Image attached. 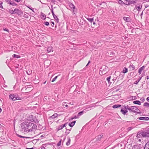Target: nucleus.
Returning a JSON list of instances; mask_svg holds the SVG:
<instances>
[{
	"mask_svg": "<svg viewBox=\"0 0 149 149\" xmlns=\"http://www.w3.org/2000/svg\"><path fill=\"white\" fill-rule=\"evenodd\" d=\"M21 127L22 129H25L24 131L29 132H31L33 129H36L37 126L35 124L30 122H24L22 123Z\"/></svg>",
	"mask_w": 149,
	"mask_h": 149,
	"instance_id": "nucleus-1",
	"label": "nucleus"
},
{
	"mask_svg": "<svg viewBox=\"0 0 149 149\" xmlns=\"http://www.w3.org/2000/svg\"><path fill=\"white\" fill-rule=\"evenodd\" d=\"M136 137L138 138L146 137V131L143 130L138 132L137 134Z\"/></svg>",
	"mask_w": 149,
	"mask_h": 149,
	"instance_id": "nucleus-2",
	"label": "nucleus"
},
{
	"mask_svg": "<svg viewBox=\"0 0 149 149\" xmlns=\"http://www.w3.org/2000/svg\"><path fill=\"white\" fill-rule=\"evenodd\" d=\"M137 108L136 107V106H131L130 107H129L127 110H129L130 112H133L134 113H136V114H140L141 112L140 110H139V111H137L135 110H133V108Z\"/></svg>",
	"mask_w": 149,
	"mask_h": 149,
	"instance_id": "nucleus-3",
	"label": "nucleus"
},
{
	"mask_svg": "<svg viewBox=\"0 0 149 149\" xmlns=\"http://www.w3.org/2000/svg\"><path fill=\"white\" fill-rule=\"evenodd\" d=\"M15 14H16L19 16H21L23 14V12L21 10L17 8L15 9Z\"/></svg>",
	"mask_w": 149,
	"mask_h": 149,
	"instance_id": "nucleus-4",
	"label": "nucleus"
},
{
	"mask_svg": "<svg viewBox=\"0 0 149 149\" xmlns=\"http://www.w3.org/2000/svg\"><path fill=\"white\" fill-rule=\"evenodd\" d=\"M106 55L110 57H113L115 55V53L113 51L110 50L108 51L106 53Z\"/></svg>",
	"mask_w": 149,
	"mask_h": 149,
	"instance_id": "nucleus-5",
	"label": "nucleus"
},
{
	"mask_svg": "<svg viewBox=\"0 0 149 149\" xmlns=\"http://www.w3.org/2000/svg\"><path fill=\"white\" fill-rule=\"evenodd\" d=\"M137 119L141 120L148 121L149 120V118L148 117H138Z\"/></svg>",
	"mask_w": 149,
	"mask_h": 149,
	"instance_id": "nucleus-6",
	"label": "nucleus"
},
{
	"mask_svg": "<svg viewBox=\"0 0 149 149\" xmlns=\"http://www.w3.org/2000/svg\"><path fill=\"white\" fill-rule=\"evenodd\" d=\"M123 19L127 22H130L132 21V19L130 17H123Z\"/></svg>",
	"mask_w": 149,
	"mask_h": 149,
	"instance_id": "nucleus-7",
	"label": "nucleus"
},
{
	"mask_svg": "<svg viewBox=\"0 0 149 149\" xmlns=\"http://www.w3.org/2000/svg\"><path fill=\"white\" fill-rule=\"evenodd\" d=\"M142 6V5L140 3L137 5L136 6L135 8L137 9L138 11H139L141 9Z\"/></svg>",
	"mask_w": 149,
	"mask_h": 149,
	"instance_id": "nucleus-8",
	"label": "nucleus"
},
{
	"mask_svg": "<svg viewBox=\"0 0 149 149\" xmlns=\"http://www.w3.org/2000/svg\"><path fill=\"white\" fill-rule=\"evenodd\" d=\"M53 51V47L51 46H48L47 48V52L48 53L50 52Z\"/></svg>",
	"mask_w": 149,
	"mask_h": 149,
	"instance_id": "nucleus-9",
	"label": "nucleus"
},
{
	"mask_svg": "<svg viewBox=\"0 0 149 149\" xmlns=\"http://www.w3.org/2000/svg\"><path fill=\"white\" fill-rule=\"evenodd\" d=\"M9 98L10 99L12 100L13 101L15 100V94H12L9 95Z\"/></svg>",
	"mask_w": 149,
	"mask_h": 149,
	"instance_id": "nucleus-10",
	"label": "nucleus"
},
{
	"mask_svg": "<svg viewBox=\"0 0 149 149\" xmlns=\"http://www.w3.org/2000/svg\"><path fill=\"white\" fill-rule=\"evenodd\" d=\"M120 111L123 115H127V113L128 112V111L127 110L124 109L122 108L121 109Z\"/></svg>",
	"mask_w": 149,
	"mask_h": 149,
	"instance_id": "nucleus-11",
	"label": "nucleus"
},
{
	"mask_svg": "<svg viewBox=\"0 0 149 149\" xmlns=\"http://www.w3.org/2000/svg\"><path fill=\"white\" fill-rule=\"evenodd\" d=\"M40 17L42 19L44 20H45L46 18V15L43 13L41 12L40 13Z\"/></svg>",
	"mask_w": 149,
	"mask_h": 149,
	"instance_id": "nucleus-12",
	"label": "nucleus"
},
{
	"mask_svg": "<svg viewBox=\"0 0 149 149\" xmlns=\"http://www.w3.org/2000/svg\"><path fill=\"white\" fill-rule=\"evenodd\" d=\"M34 118L33 119H30V121L31 122H34L35 123H38L39 122V121L36 118V116L35 117H33Z\"/></svg>",
	"mask_w": 149,
	"mask_h": 149,
	"instance_id": "nucleus-13",
	"label": "nucleus"
},
{
	"mask_svg": "<svg viewBox=\"0 0 149 149\" xmlns=\"http://www.w3.org/2000/svg\"><path fill=\"white\" fill-rule=\"evenodd\" d=\"M130 69V70H133L135 68V66L133 64L131 63L130 65L128 67Z\"/></svg>",
	"mask_w": 149,
	"mask_h": 149,
	"instance_id": "nucleus-14",
	"label": "nucleus"
},
{
	"mask_svg": "<svg viewBox=\"0 0 149 149\" xmlns=\"http://www.w3.org/2000/svg\"><path fill=\"white\" fill-rule=\"evenodd\" d=\"M68 4H69V6L70 7V8L71 9H72V10H74L75 8V7L74 6V5L70 2H69L68 3Z\"/></svg>",
	"mask_w": 149,
	"mask_h": 149,
	"instance_id": "nucleus-15",
	"label": "nucleus"
},
{
	"mask_svg": "<svg viewBox=\"0 0 149 149\" xmlns=\"http://www.w3.org/2000/svg\"><path fill=\"white\" fill-rule=\"evenodd\" d=\"M76 121H74L71 123H70L69 124V125L70 127H73L74 125H75L76 123Z\"/></svg>",
	"mask_w": 149,
	"mask_h": 149,
	"instance_id": "nucleus-16",
	"label": "nucleus"
},
{
	"mask_svg": "<svg viewBox=\"0 0 149 149\" xmlns=\"http://www.w3.org/2000/svg\"><path fill=\"white\" fill-rule=\"evenodd\" d=\"M133 103L134 104L139 105H141V102L140 101L138 100L134 101Z\"/></svg>",
	"mask_w": 149,
	"mask_h": 149,
	"instance_id": "nucleus-17",
	"label": "nucleus"
},
{
	"mask_svg": "<svg viewBox=\"0 0 149 149\" xmlns=\"http://www.w3.org/2000/svg\"><path fill=\"white\" fill-rule=\"evenodd\" d=\"M144 149H149V141H148L146 144Z\"/></svg>",
	"mask_w": 149,
	"mask_h": 149,
	"instance_id": "nucleus-18",
	"label": "nucleus"
},
{
	"mask_svg": "<svg viewBox=\"0 0 149 149\" xmlns=\"http://www.w3.org/2000/svg\"><path fill=\"white\" fill-rule=\"evenodd\" d=\"M8 4L13 6H17V4L13 1H11V0L9 3Z\"/></svg>",
	"mask_w": 149,
	"mask_h": 149,
	"instance_id": "nucleus-19",
	"label": "nucleus"
},
{
	"mask_svg": "<svg viewBox=\"0 0 149 149\" xmlns=\"http://www.w3.org/2000/svg\"><path fill=\"white\" fill-rule=\"evenodd\" d=\"M15 100H21L22 98L19 97L18 94H15Z\"/></svg>",
	"mask_w": 149,
	"mask_h": 149,
	"instance_id": "nucleus-20",
	"label": "nucleus"
},
{
	"mask_svg": "<svg viewBox=\"0 0 149 149\" xmlns=\"http://www.w3.org/2000/svg\"><path fill=\"white\" fill-rule=\"evenodd\" d=\"M145 68L144 66H143L141 67L140 68L139 70V72H138L139 73V74H141V71L142 70L144 69Z\"/></svg>",
	"mask_w": 149,
	"mask_h": 149,
	"instance_id": "nucleus-21",
	"label": "nucleus"
},
{
	"mask_svg": "<svg viewBox=\"0 0 149 149\" xmlns=\"http://www.w3.org/2000/svg\"><path fill=\"white\" fill-rule=\"evenodd\" d=\"M54 19L55 20H56V21L57 22V23H58V22H59V19H58V18L57 16H56V15H54L53 16Z\"/></svg>",
	"mask_w": 149,
	"mask_h": 149,
	"instance_id": "nucleus-22",
	"label": "nucleus"
},
{
	"mask_svg": "<svg viewBox=\"0 0 149 149\" xmlns=\"http://www.w3.org/2000/svg\"><path fill=\"white\" fill-rule=\"evenodd\" d=\"M104 66H103L100 68V70L99 72V74L100 75H102L103 74V71H102V69L103 68H104Z\"/></svg>",
	"mask_w": 149,
	"mask_h": 149,
	"instance_id": "nucleus-23",
	"label": "nucleus"
},
{
	"mask_svg": "<svg viewBox=\"0 0 149 149\" xmlns=\"http://www.w3.org/2000/svg\"><path fill=\"white\" fill-rule=\"evenodd\" d=\"M105 66L104 67V68H103L102 69V71H103V74H105L106 73V71L107 70V68H106V67Z\"/></svg>",
	"mask_w": 149,
	"mask_h": 149,
	"instance_id": "nucleus-24",
	"label": "nucleus"
},
{
	"mask_svg": "<svg viewBox=\"0 0 149 149\" xmlns=\"http://www.w3.org/2000/svg\"><path fill=\"white\" fill-rule=\"evenodd\" d=\"M103 135L102 134L99 135L96 137V139L97 140H99L102 137Z\"/></svg>",
	"mask_w": 149,
	"mask_h": 149,
	"instance_id": "nucleus-25",
	"label": "nucleus"
},
{
	"mask_svg": "<svg viewBox=\"0 0 149 149\" xmlns=\"http://www.w3.org/2000/svg\"><path fill=\"white\" fill-rule=\"evenodd\" d=\"M121 107V105L120 104H115L113 105L112 107L113 108H116Z\"/></svg>",
	"mask_w": 149,
	"mask_h": 149,
	"instance_id": "nucleus-26",
	"label": "nucleus"
},
{
	"mask_svg": "<svg viewBox=\"0 0 149 149\" xmlns=\"http://www.w3.org/2000/svg\"><path fill=\"white\" fill-rule=\"evenodd\" d=\"M123 72L124 73H125L128 72V69L126 67H124L123 69Z\"/></svg>",
	"mask_w": 149,
	"mask_h": 149,
	"instance_id": "nucleus-27",
	"label": "nucleus"
},
{
	"mask_svg": "<svg viewBox=\"0 0 149 149\" xmlns=\"http://www.w3.org/2000/svg\"><path fill=\"white\" fill-rule=\"evenodd\" d=\"M26 72L27 74L29 75H30L31 74L32 72V70H31L29 69L27 71H26Z\"/></svg>",
	"mask_w": 149,
	"mask_h": 149,
	"instance_id": "nucleus-28",
	"label": "nucleus"
},
{
	"mask_svg": "<svg viewBox=\"0 0 149 149\" xmlns=\"http://www.w3.org/2000/svg\"><path fill=\"white\" fill-rule=\"evenodd\" d=\"M68 141L66 143V145L67 146H69L70 144V137H69L68 138Z\"/></svg>",
	"mask_w": 149,
	"mask_h": 149,
	"instance_id": "nucleus-29",
	"label": "nucleus"
},
{
	"mask_svg": "<svg viewBox=\"0 0 149 149\" xmlns=\"http://www.w3.org/2000/svg\"><path fill=\"white\" fill-rule=\"evenodd\" d=\"M141 79V77H139V79L136 81L134 83V84H137Z\"/></svg>",
	"mask_w": 149,
	"mask_h": 149,
	"instance_id": "nucleus-30",
	"label": "nucleus"
},
{
	"mask_svg": "<svg viewBox=\"0 0 149 149\" xmlns=\"http://www.w3.org/2000/svg\"><path fill=\"white\" fill-rule=\"evenodd\" d=\"M63 128L62 125H59L57 128L58 131H59L62 129Z\"/></svg>",
	"mask_w": 149,
	"mask_h": 149,
	"instance_id": "nucleus-31",
	"label": "nucleus"
},
{
	"mask_svg": "<svg viewBox=\"0 0 149 149\" xmlns=\"http://www.w3.org/2000/svg\"><path fill=\"white\" fill-rule=\"evenodd\" d=\"M145 131L146 134V137H149V128Z\"/></svg>",
	"mask_w": 149,
	"mask_h": 149,
	"instance_id": "nucleus-32",
	"label": "nucleus"
},
{
	"mask_svg": "<svg viewBox=\"0 0 149 149\" xmlns=\"http://www.w3.org/2000/svg\"><path fill=\"white\" fill-rule=\"evenodd\" d=\"M87 19L88 20V21L91 22V23L92 22H93L94 20L93 18H87Z\"/></svg>",
	"mask_w": 149,
	"mask_h": 149,
	"instance_id": "nucleus-33",
	"label": "nucleus"
},
{
	"mask_svg": "<svg viewBox=\"0 0 149 149\" xmlns=\"http://www.w3.org/2000/svg\"><path fill=\"white\" fill-rule=\"evenodd\" d=\"M143 105L144 107H149V103L147 102H145Z\"/></svg>",
	"mask_w": 149,
	"mask_h": 149,
	"instance_id": "nucleus-34",
	"label": "nucleus"
},
{
	"mask_svg": "<svg viewBox=\"0 0 149 149\" xmlns=\"http://www.w3.org/2000/svg\"><path fill=\"white\" fill-rule=\"evenodd\" d=\"M130 99L132 100H135L136 99V97L135 96H131L130 97Z\"/></svg>",
	"mask_w": 149,
	"mask_h": 149,
	"instance_id": "nucleus-35",
	"label": "nucleus"
},
{
	"mask_svg": "<svg viewBox=\"0 0 149 149\" xmlns=\"http://www.w3.org/2000/svg\"><path fill=\"white\" fill-rule=\"evenodd\" d=\"M17 135L18 136V137H20L21 138H30V137H25V136H21V135H20L18 134H17Z\"/></svg>",
	"mask_w": 149,
	"mask_h": 149,
	"instance_id": "nucleus-36",
	"label": "nucleus"
},
{
	"mask_svg": "<svg viewBox=\"0 0 149 149\" xmlns=\"http://www.w3.org/2000/svg\"><path fill=\"white\" fill-rule=\"evenodd\" d=\"M8 12L10 14H15V9L14 10H11L10 9H9V10L8 11Z\"/></svg>",
	"mask_w": 149,
	"mask_h": 149,
	"instance_id": "nucleus-37",
	"label": "nucleus"
},
{
	"mask_svg": "<svg viewBox=\"0 0 149 149\" xmlns=\"http://www.w3.org/2000/svg\"><path fill=\"white\" fill-rule=\"evenodd\" d=\"M57 116V113H54L52 116H51V118H54Z\"/></svg>",
	"mask_w": 149,
	"mask_h": 149,
	"instance_id": "nucleus-38",
	"label": "nucleus"
},
{
	"mask_svg": "<svg viewBox=\"0 0 149 149\" xmlns=\"http://www.w3.org/2000/svg\"><path fill=\"white\" fill-rule=\"evenodd\" d=\"M43 24L47 26H48L49 25V23L48 22H44Z\"/></svg>",
	"mask_w": 149,
	"mask_h": 149,
	"instance_id": "nucleus-39",
	"label": "nucleus"
},
{
	"mask_svg": "<svg viewBox=\"0 0 149 149\" xmlns=\"http://www.w3.org/2000/svg\"><path fill=\"white\" fill-rule=\"evenodd\" d=\"M118 3L119 4H125V2L124 1V2H123V1L121 0H119L118 1Z\"/></svg>",
	"mask_w": 149,
	"mask_h": 149,
	"instance_id": "nucleus-40",
	"label": "nucleus"
},
{
	"mask_svg": "<svg viewBox=\"0 0 149 149\" xmlns=\"http://www.w3.org/2000/svg\"><path fill=\"white\" fill-rule=\"evenodd\" d=\"M26 7L29 8L30 10H32V11L34 13H35V12L34 11V9L33 8H31L30 6H26Z\"/></svg>",
	"mask_w": 149,
	"mask_h": 149,
	"instance_id": "nucleus-41",
	"label": "nucleus"
},
{
	"mask_svg": "<svg viewBox=\"0 0 149 149\" xmlns=\"http://www.w3.org/2000/svg\"><path fill=\"white\" fill-rule=\"evenodd\" d=\"M13 57L14 58H20V56L16 55L15 54H13Z\"/></svg>",
	"mask_w": 149,
	"mask_h": 149,
	"instance_id": "nucleus-42",
	"label": "nucleus"
},
{
	"mask_svg": "<svg viewBox=\"0 0 149 149\" xmlns=\"http://www.w3.org/2000/svg\"><path fill=\"white\" fill-rule=\"evenodd\" d=\"M83 111H81L79 112L78 113L77 115L79 117V116H80L81 115H82L83 113Z\"/></svg>",
	"mask_w": 149,
	"mask_h": 149,
	"instance_id": "nucleus-43",
	"label": "nucleus"
},
{
	"mask_svg": "<svg viewBox=\"0 0 149 149\" xmlns=\"http://www.w3.org/2000/svg\"><path fill=\"white\" fill-rule=\"evenodd\" d=\"M60 74H59L58 76H56L52 80V82H54V81H55V80L57 79V78L58 77V76H59Z\"/></svg>",
	"mask_w": 149,
	"mask_h": 149,
	"instance_id": "nucleus-44",
	"label": "nucleus"
},
{
	"mask_svg": "<svg viewBox=\"0 0 149 149\" xmlns=\"http://www.w3.org/2000/svg\"><path fill=\"white\" fill-rule=\"evenodd\" d=\"M129 107L128 105H124L123 107L124 109L127 110L128 109Z\"/></svg>",
	"mask_w": 149,
	"mask_h": 149,
	"instance_id": "nucleus-45",
	"label": "nucleus"
},
{
	"mask_svg": "<svg viewBox=\"0 0 149 149\" xmlns=\"http://www.w3.org/2000/svg\"><path fill=\"white\" fill-rule=\"evenodd\" d=\"M111 78V76H110L107 78V81H108L109 83V82L110 81V79Z\"/></svg>",
	"mask_w": 149,
	"mask_h": 149,
	"instance_id": "nucleus-46",
	"label": "nucleus"
},
{
	"mask_svg": "<svg viewBox=\"0 0 149 149\" xmlns=\"http://www.w3.org/2000/svg\"><path fill=\"white\" fill-rule=\"evenodd\" d=\"M61 139L59 142L57 143V146H59L61 145Z\"/></svg>",
	"mask_w": 149,
	"mask_h": 149,
	"instance_id": "nucleus-47",
	"label": "nucleus"
},
{
	"mask_svg": "<svg viewBox=\"0 0 149 149\" xmlns=\"http://www.w3.org/2000/svg\"><path fill=\"white\" fill-rule=\"evenodd\" d=\"M2 3H3L1 1H0V8L4 9V8H3V7Z\"/></svg>",
	"mask_w": 149,
	"mask_h": 149,
	"instance_id": "nucleus-48",
	"label": "nucleus"
},
{
	"mask_svg": "<svg viewBox=\"0 0 149 149\" xmlns=\"http://www.w3.org/2000/svg\"><path fill=\"white\" fill-rule=\"evenodd\" d=\"M136 107L137 108V109H136V108H133V110H135L136 111H139V110H140L137 107V106H136Z\"/></svg>",
	"mask_w": 149,
	"mask_h": 149,
	"instance_id": "nucleus-49",
	"label": "nucleus"
},
{
	"mask_svg": "<svg viewBox=\"0 0 149 149\" xmlns=\"http://www.w3.org/2000/svg\"><path fill=\"white\" fill-rule=\"evenodd\" d=\"M98 102H96V103H95L94 104H92V106L91 107H95L96 106L95 105L97 103H98Z\"/></svg>",
	"mask_w": 149,
	"mask_h": 149,
	"instance_id": "nucleus-50",
	"label": "nucleus"
},
{
	"mask_svg": "<svg viewBox=\"0 0 149 149\" xmlns=\"http://www.w3.org/2000/svg\"><path fill=\"white\" fill-rule=\"evenodd\" d=\"M141 100L142 102H144L145 100V99L143 97H142L140 99Z\"/></svg>",
	"mask_w": 149,
	"mask_h": 149,
	"instance_id": "nucleus-51",
	"label": "nucleus"
},
{
	"mask_svg": "<svg viewBox=\"0 0 149 149\" xmlns=\"http://www.w3.org/2000/svg\"><path fill=\"white\" fill-rule=\"evenodd\" d=\"M51 24L52 26L53 27H54V23L53 22H51Z\"/></svg>",
	"mask_w": 149,
	"mask_h": 149,
	"instance_id": "nucleus-52",
	"label": "nucleus"
},
{
	"mask_svg": "<svg viewBox=\"0 0 149 149\" xmlns=\"http://www.w3.org/2000/svg\"><path fill=\"white\" fill-rule=\"evenodd\" d=\"M51 11L53 16L54 15H55V14H54V12L53 11V8H52V9H51Z\"/></svg>",
	"mask_w": 149,
	"mask_h": 149,
	"instance_id": "nucleus-53",
	"label": "nucleus"
},
{
	"mask_svg": "<svg viewBox=\"0 0 149 149\" xmlns=\"http://www.w3.org/2000/svg\"><path fill=\"white\" fill-rule=\"evenodd\" d=\"M68 123H65V124H62V125L63 126V128L65 127H66V125H67Z\"/></svg>",
	"mask_w": 149,
	"mask_h": 149,
	"instance_id": "nucleus-54",
	"label": "nucleus"
},
{
	"mask_svg": "<svg viewBox=\"0 0 149 149\" xmlns=\"http://www.w3.org/2000/svg\"><path fill=\"white\" fill-rule=\"evenodd\" d=\"M132 129L131 127H129L127 128V130L128 131H130Z\"/></svg>",
	"mask_w": 149,
	"mask_h": 149,
	"instance_id": "nucleus-55",
	"label": "nucleus"
},
{
	"mask_svg": "<svg viewBox=\"0 0 149 149\" xmlns=\"http://www.w3.org/2000/svg\"><path fill=\"white\" fill-rule=\"evenodd\" d=\"M35 116H33V115H30V119H33L34 118V117H35Z\"/></svg>",
	"mask_w": 149,
	"mask_h": 149,
	"instance_id": "nucleus-56",
	"label": "nucleus"
},
{
	"mask_svg": "<svg viewBox=\"0 0 149 149\" xmlns=\"http://www.w3.org/2000/svg\"><path fill=\"white\" fill-rule=\"evenodd\" d=\"M70 133V132H68L67 131H66L65 132V134L66 135H67L68 134H69Z\"/></svg>",
	"mask_w": 149,
	"mask_h": 149,
	"instance_id": "nucleus-57",
	"label": "nucleus"
},
{
	"mask_svg": "<svg viewBox=\"0 0 149 149\" xmlns=\"http://www.w3.org/2000/svg\"><path fill=\"white\" fill-rule=\"evenodd\" d=\"M3 30L4 31H6L7 32H8L9 31V30H8V29L6 28L3 29Z\"/></svg>",
	"mask_w": 149,
	"mask_h": 149,
	"instance_id": "nucleus-58",
	"label": "nucleus"
},
{
	"mask_svg": "<svg viewBox=\"0 0 149 149\" xmlns=\"http://www.w3.org/2000/svg\"><path fill=\"white\" fill-rule=\"evenodd\" d=\"M74 118L75 119H76V118H79V116H78V115H77V116H76V115H75V116L74 117Z\"/></svg>",
	"mask_w": 149,
	"mask_h": 149,
	"instance_id": "nucleus-59",
	"label": "nucleus"
},
{
	"mask_svg": "<svg viewBox=\"0 0 149 149\" xmlns=\"http://www.w3.org/2000/svg\"><path fill=\"white\" fill-rule=\"evenodd\" d=\"M90 61H89L88 62V63L86 65V67H87L88 65L90 63Z\"/></svg>",
	"mask_w": 149,
	"mask_h": 149,
	"instance_id": "nucleus-60",
	"label": "nucleus"
},
{
	"mask_svg": "<svg viewBox=\"0 0 149 149\" xmlns=\"http://www.w3.org/2000/svg\"><path fill=\"white\" fill-rule=\"evenodd\" d=\"M24 17L26 18H27L28 17V16L26 14H25Z\"/></svg>",
	"mask_w": 149,
	"mask_h": 149,
	"instance_id": "nucleus-61",
	"label": "nucleus"
},
{
	"mask_svg": "<svg viewBox=\"0 0 149 149\" xmlns=\"http://www.w3.org/2000/svg\"><path fill=\"white\" fill-rule=\"evenodd\" d=\"M8 3V4L9 3L10 1L11 0H5Z\"/></svg>",
	"mask_w": 149,
	"mask_h": 149,
	"instance_id": "nucleus-62",
	"label": "nucleus"
},
{
	"mask_svg": "<svg viewBox=\"0 0 149 149\" xmlns=\"http://www.w3.org/2000/svg\"><path fill=\"white\" fill-rule=\"evenodd\" d=\"M146 100L147 101L149 102V97H147L146 98Z\"/></svg>",
	"mask_w": 149,
	"mask_h": 149,
	"instance_id": "nucleus-63",
	"label": "nucleus"
},
{
	"mask_svg": "<svg viewBox=\"0 0 149 149\" xmlns=\"http://www.w3.org/2000/svg\"><path fill=\"white\" fill-rule=\"evenodd\" d=\"M26 149H33V148L32 147L31 148H26Z\"/></svg>",
	"mask_w": 149,
	"mask_h": 149,
	"instance_id": "nucleus-64",
	"label": "nucleus"
}]
</instances>
